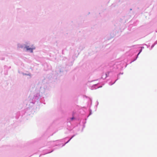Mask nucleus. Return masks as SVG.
I'll return each instance as SVG.
<instances>
[{"label": "nucleus", "instance_id": "obj_2", "mask_svg": "<svg viewBox=\"0 0 157 157\" xmlns=\"http://www.w3.org/2000/svg\"><path fill=\"white\" fill-rule=\"evenodd\" d=\"M141 51H142V50H140V52L138 53V55H139L140 54V52H141Z\"/></svg>", "mask_w": 157, "mask_h": 157}, {"label": "nucleus", "instance_id": "obj_1", "mask_svg": "<svg viewBox=\"0 0 157 157\" xmlns=\"http://www.w3.org/2000/svg\"><path fill=\"white\" fill-rule=\"evenodd\" d=\"M25 48L27 50H29L31 52H33V50L35 49V48L33 45L31 48H29V46H26Z\"/></svg>", "mask_w": 157, "mask_h": 157}, {"label": "nucleus", "instance_id": "obj_3", "mask_svg": "<svg viewBox=\"0 0 157 157\" xmlns=\"http://www.w3.org/2000/svg\"><path fill=\"white\" fill-rule=\"evenodd\" d=\"M74 118L73 117H72L71 118V120H73V119Z\"/></svg>", "mask_w": 157, "mask_h": 157}]
</instances>
